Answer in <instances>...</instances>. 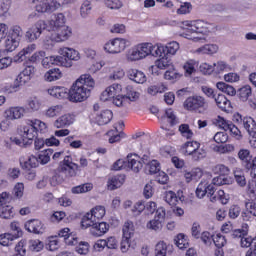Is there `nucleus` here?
Returning <instances> with one entry per match:
<instances>
[{
	"instance_id": "3c124183",
	"label": "nucleus",
	"mask_w": 256,
	"mask_h": 256,
	"mask_svg": "<svg viewBox=\"0 0 256 256\" xmlns=\"http://www.w3.org/2000/svg\"><path fill=\"white\" fill-rule=\"evenodd\" d=\"M6 37L7 39L5 41V49L6 51L11 53L19 47V40L15 38H11L10 36H6Z\"/></svg>"
},
{
	"instance_id": "bb28decb",
	"label": "nucleus",
	"mask_w": 256,
	"mask_h": 256,
	"mask_svg": "<svg viewBox=\"0 0 256 256\" xmlns=\"http://www.w3.org/2000/svg\"><path fill=\"white\" fill-rule=\"evenodd\" d=\"M37 49V45L30 44L26 48L22 49L16 56H14V62L15 63H23L25 61L27 55H31L33 51Z\"/></svg>"
},
{
	"instance_id": "09e8293b",
	"label": "nucleus",
	"mask_w": 256,
	"mask_h": 256,
	"mask_svg": "<svg viewBox=\"0 0 256 256\" xmlns=\"http://www.w3.org/2000/svg\"><path fill=\"white\" fill-rule=\"evenodd\" d=\"M23 36V30L20 28V26H13L10 30H8V33L6 37H10L12 39H17L21 41V37Z\"/></svg>"
},
{
	"instance_id": "37998d69",
	"label": "nucleus",
	"mask_w": 256,
	"mask_h": 256,
	"mask_svg": "<svg viewBox=\"0 0 256 256\" xmlns=\"http://www.w3.org/2000/svg\"><path fill=\"white\" fill-rule=\"evenodd\" d=\"M27 255V241L25 239L20 240L15 246V253L13 256H25Z\"/></svg>"
},
{
	"instance_id": "7c9ffc66",
	"label": "nucleus",
	"mask_w": 256,
	"mask_h": 256,
	"mask_svg": "<svg viewBox=\"0 0 256 256\" xmlns=\"http://www.w3.org/2000/svg\"><path fill=\"white\" fill-rule=\"evenodd\" d=\"M238 158L240 159L243 167L247 169L248 163L253 161V155H251V151L249 149H240L238 152Z\"/></svg>"
},
{
	"instance_id": "39448f33",
	"label": "nucleus",
	"mask_w": 256,
	"mask_h": 256,
	"mask_svg": "<svg viewBox=\"0 0 256 256\" xmlns=\"http://www.w3.org/2000/svg\"><path fill=\"white\" fill-rule=\"evenodd\" d=\"M123 237L120 244V249L122 253H127L129 247H131V238L135 235V225L132 221L128 220L124 223L123 228Z\"/></svg>"
},
{
	"instance_id": "9d476101",
	"label": "nucleus",
	"mask_w": 256,
	"mask_h": 256,
	"mask_svg": "<svg viewBox=\"0 0 256 256\" xmlns=\"http://www.w3.org/2000/svg\"><path fill=\"white\" fill-rule=\"evenodd\" d=\"M205 195H208L212 203L217 201V196H215V186H213V184L202 181L196 188V197H198V199H203Z\"/></svg>"
},
{
	"instance_id": "6e6d98bb",
	"label": "nucleus",
	"mask_w": 256,
	"mask_h": 256,
	"mask_svg": "<svg viewBox=\"0 0 256 256\" xmlns=\"http://www.w3.org/2000/svg\"><path fill=\"white\" fill-rule=\"evenodd\" d=\"M147 169L150 175H157L161 171V163L157 160H152L147 164Z\"/></svg>"
},
{
	"instance_id": "4d7b16f0",
	"label": "nucleus",
	"mask_w": 256,
	"mask_h": 256,
	"mask_svg": "<svg viewBox=\"0 0 256 256\" xmlns=\"http://www.w3.org/2000/svg\"><path fill=\"white\" fill-rule=\"evenodd\" d=\"M189 157L193 160V161H201V159H205V157H207V151H205V149L199 147L198 149H196L193 153H191L189 155Z\"/></svg>"
},
{
	"instance_id": "052dcab7",
	"label": "nucleus",
	"mask_w": 256,
	"mask_h": 256,
	"mask_svg": "<svg viewBox=\"0 0 256 256\" xmlns=\"http://www.w3.org/2000/svg\"><path fill=\"white\" fill-rule=\"evenodd\" d=\"M128 59L130 61H140V59H143V55L141 54V51L139 50L138 46L130 50L128 54Z\"/></svg>"
},
{
	"instance_id": "680f3d73",
	"label": "nucleus",
	"mask_w": 256,
	"mask_h": 256,
	"mask_svg": "<svg viewBox=\"0 0 256 256\" xmlns=\"http://www.w3.org/2000/svg\"><path fill=\"white\" fill-rule=\"evenodd\" d=\"M215 67H217L216 63H213V65L209 63H202L200 65V71L204 75H211L212 73H215Z\"/></svg>"
},
{
	"instance_id": "e433bc0d",
	"label": "nucleus",
	"mask_w": 256,
	"mask_h": 256,
	"mask_svg": "<svg viewBox=\"0 0 256 256\" xmlns=\"http://www.w3.org/2000/svg\"><path fill=\"white\" fill-rule=\"evenodd\" d=\"M44 77L46 81H58L63 77V73L59 68H52L45 73Z\"/></svg>"
},
{
	"instance_id": "603ef678",
	"label": "nucleus",
	"mask_w": 256,
	"mask_h": 256,
	"mask_svg": "<svg viewBox=\"0 0 256 256\" xmlns=\"http://www.w3.org/2000/svg\"><path fill=\"white\" fill-rule=\"evenodd\" d=\"M213 173H215V175L227 177L229 175V173H231V169H229V167L225 166V164H218V165L214 166Z\"/></svg>"
},
{
	"instance_id": "c03bdc74",
	"label": "nucleus",
	"mask_w": 256,
	"mask_h": 256,
	"mask_svg": "<svg viewBox=\"0 0 256 256\" xmlns=\"http://www.w3.org/2000/svg\"><path fill=\"white\" fill-rule=\"evenodd\" d=\"M94 226H95L94 218L91 216L89 212L86 213L81 220L82 229H89V227H91V231H92Z\"/></svg>"
},
{
	"instance_id": "412c9836",
	"label": "nucleus",
	"mask_w": 256,
	"mask_h": 256,
	"mask_svg": "<svg viewBox=\"0 0 256 256\" xmlns=\"http://www.w3.org/2000/svg\"><path fill=\"white\" fill-rule=\"evenodd\" d=\"M214 101L218 107V109H221V111H224V113H229L233 111V106L231 105V100H228L226 95L218 94Z\"/></svg>"
},
{
	"instance_id": "b1692460",
	"label": "nucleus",
	"mask_w": 256,
	"mask_h": 256,
	"mask_svg": "<svg viewBox=\"0 0 256 256\" xmlns=\"http://www.w3.org/2000/svg\"><path fill=\"white\" fill-rule=\"evenodd\" d=\"M164 199L166 201V203H168V205H170V207H177V205H179V203L183 202V196L178 195L177 193H175L174 191H166L165 192V196Z\"/></svg>"
},
{
	"instance_id": "0eeeda50",
	"label": "nucleus",
	"mask_w": 256,
	"mask_h": 256,
	"mask_svg": "<svg viewBox=\"0 0 256 256\" xmlns=\"http://www.w3.org/2000/svg\"><path fill=\"white\" fill-rule=\"evenodd\" d=\"M127 43L129 41L125 38H114L104 45V50L106 53H111L112 55L122 53L127 48Z\"/></svg>"
},
{
	"instance_id": "ea45409f",
	"label": "nucleus",
	"mask_w": 256,
	"mask_h": 256,
	"mask_svg": "<svg viewBox=\"0 0 256 256\" xmlns=\"http://www.w3.org/2000/svg\"><path fill=\"white\" fill-rule=\"evenodd\" d=\"M51 155H53V149L49 148L39 153L37 159H38V165L41 163V165H47L49 161H51Z\"/></svg>"
},
{
	"instance_id": "a18cd8bd",
	"label": "nucleus",
	"mask_w": 256,
	"mask_h": 256,
	"mask_svg": "<svg viewBox=\"0 0 256 256\" xmlns=\"http://www.w3.org/2000/svg\"><path fill=\"white\" fill-rule=\"evenodd\" d=\"M165 91H167V87L163 83L149 86L147 89L148 95H152V96H155L159 93H165Z\"/></svg>"
},
{
	"instance_id": "8fccbe9b",
	"label": "nucleus",
	"mask_w": 256,
	"mask_h": 256,
	"mask_svg": "<svg viewBox=\"0 0 256 256\" xmlns=\"http://www.w3.org/2000/svg\"><path fill=\"white\" fill-rule=\"evenodd\" d=\"M17 239L13 234L11 233H5L0 235V245L3 247H9V245H13V241Z\"/></svg>"
},
{
	"instance_id": "6ab92c4d",
	"label": "nucleus",
	"mask_w": 256,
	"mask_h": 256,
	"mask_svg": "<svg viewBox=\"0 0 256 256\" xmlns=\"http://www.w3.org/2000/svg\"><path fill=\"white\" fill-rule=\"evenodd\" d=\"M127 77L128 79H130V81L138 83L139 85H143V83L147 82V76L145 75V73L135 68H130L127 71Z\"/></svg>"
},
{
	"instance_id": "f03ea898",
	"label": "nucleus",
	"mask_w": 256,
	"mask_h": 256,
	"mask_svg": "<svg viewBox=\"0 0 256 256\" xmlns=\"http://www.w3.org/2000/svg\"><path fill=\"white\" fill-rule=\"evenodd\" d=\"M61 27H65V15H63V13H58L54 15V19L48 21V23L45 22V20L37 21L26 32V37L29 41H37V39L41 37L43 31H55V29Z\"/></svg>"
},
{
	"instance_id": "79ce46f5",
	"label": "nucleus",
	"mask_w": 256,
	"mask_h": 256,
	"mask_svg": "<svg viewBox=\"0 0 256 256\" xmlns=\"http://www.w3.org/2000/svg\"><path fill=\"white\" fill-rule=\"evenodd\" d=\"M63 113V105H55L52 107H49L46 112L45 116L49 119H53V117H58V115H61Z\"/></svg>"
},
{
	"instance_id": "7ed1b4c3",
	"label": "nucleus",
	"mask_w": 256,
	"mask_h": 256,
	"mask_svg": "<svg viewBox=\"0 0 256 256\" xmlns=\"http://www.w3.org/2000/svg\"><path fill=\"white\" fill-rule=\"evenodd\" d=\"M114 171H133V173H139L143 169V164L141 163V156L136 153H129L126 160L118 159L113 164Z\"/></svg>"
},
{
	"instance_id": "1a4fd4ad",
	"label": "nucleus",
	"mask_w": 256,
	"mask_h": 256,
	"mask_svg": "<svg viewBox=\"0 0 256 256\" xmlns=\"http://www.w3.org/2000/svg\"><path fill=\"white\" fill-rule=\"evenodd\" d=\"M216 125L223 129L224 131H229L230 135H232L235 139H243V135H241V130L233 124L231 121L226 120L225 118L218 116L216 119Z\"/></svg>"
},
{
	"instance_id": "c9c22d12",
	"label": "nucleus",
	"mask_w": 256,
	"mask_h": 256,
	"mask_svg": "<svg viewBox=\"0 0 256 256\" xmlns=\"http://www.w3.org/2000/svg\"><path fill=\"white\" fill-rule=\"evenodd\" d=\"M15 217V209L11 205L0 206L1 219H13Z\"/></svg>"
},
{
	"instance_id": "69168bd1",
	"label": "nucleus",
	"mask_w": 256,
	"mask_h": 256,
	"mask_svg": "<svg viewBox=\"0 0 256 256\" xmlns=\"http://www.w3.org/2000/svg\"><path fill=\"white\" fill-rule=\"evenodd\" d=\"M127 101V96L121 94V93H116L114 97H112V103L116 107H123V104Z\"/></svg>"
},
{
	"instance_id": "5701e85b",
	"label": "nucleus",
	"mask_w": 256,
	"mask_h": 256,
	"mask_svg": "<svg viewBox=\"0 0 256 256\" xmlns=\"http://www.w3.org/2000/svg\"><path fill=\"white\" fill-rule=\"evenodd\" d=\"M126 176L124 174H116L111 176L108 180V189L110 191H115V189H119L125 183Z\"/></svg>"
},
{
	"instance_id": "c756f323",
	"label": "nucleus",
	"mask_w": 256,
	"mask_h": 256,
	"mask_svg": "<svg viewBox=\"0 0 256 256\" xmlns=\"http://www.w3.org/2000/svg\"><path fill=\"white\" fill-rule=\"evenodd\" d=\"M109 231V224L107 222H94V226L92 228V234L96 235L97 237H101L102 235H105Z\"/></svg>"
},
{
	"instance_id": "f8f14e48",
	"label": "nucleus",
	"mask_w": 256,
	"mask_h": 256,
	"mask_svg": "<svg viewBox=\"0 0 256 256\" xmlns=\"http://www.w3.org/2000/svg\"><path fill=\"white\" fill-rule=\"evenodd\" d=\"M37 4L36 5V11L38 13H53L61 7V4L57 2L56 0H36Z\"/></svg>"
},
{
	"instance_id": "423d86ee",
	"label": "nucleus",
	"mask_w": 256,
	"mask_h": 256,
	"mask_svg": "<svg viewBox=\"0 0 256 256\" xmlns=\"http://www.w3.org/2000/svg\"><path fill=\"white\" fill-rule=\"evenodd\" d=\"M184 27H187V31L192 33H200L201 35H208L211 33V24L203 20H194V21H184Z\"/></svg>"
},
{
	"instance_id": "13d9d810",
	"label": "nucleus",
	"mask_w": 256,
	"mask_h": 256,
	"mask_svg": "<svg viewBox=\"0 0 256 256\" xmlns=\"http://www.w3.org/2000/svg\"><path fill=\"white\" fill-rule=\"evenodd\" d=\"M197 62H195V60H188L184 66L183 69L185 71V76L189 77L190 75H193V73H195Z\"/></svg>"
},
{
	"instance_id": "a211bd4d",
	"label": "nucleus",
	"mask_w": 256,
	"mask_h": 256,
	"mask_svg": "<svg viewBox=\"0 0 256 256\" xmlns=\"http://www.w3.org/2000/svg\"><path fill=\"white\" fill-rule=\"evenodd\" d=\"M75 123V115L67 113L63 114L62 116L58 117L53 125L56 129H65V127H70Z\"/></svg>"
},
{
	"instance_id": "864d4df0",
	"label": "nucleus",
	"mask_w": 256,
	"mask_h": 256,
	"mask_svg": "<svg viewBox=\"0 0 256 256\" xmlns=\"http://www.w3.org/2000/svg\"><path fill=\"white\" fill-rule=\"evenodd\" d=\"M59 247V238L57 236H51L48 238V242L46 243V249L48 251H57Z\"/></svg>"
},
{
	"instance_id": "2eb2a0df",
	"label": "nucleus",
	"mask_w": 256,
	"mask_h": 256,
	"mask_svg": "<svg viewBox=\"0 0 256 256\" xmlns=\"http://www.w3.org/2000/svg\"><path fill=\"white\" fill-rule=\"evenodd\" d=\"M123 91V86L121 84L114 83L111 86L107 87L100 95V101H112L113 97L117 95V93H121Z\"/></svg>"
},
{
	"instance_id": "bf43d9fd",
	"label": "nucleus",
	"mask_w": 256,
	"mask_h": 256,
	"mask_svg": "<svg viewBox=\"0 0 256 256\" xmlns=\"http://www.w3.org/2000/svg\"><path fill=\"white\" fill-rule=\"evenodd\" d=\"M179 131L182 137H185L186 139H193V130L189 128V124H181L179 126Z\"/></svg>"
},
{
	"instance_id": "2f4dec72",
	"label": "nucleus",
	"mask_w": 256,
	"mask_h": 256,
	"mask_svg": "<svg viewBox=\"0 0 256 256\" xmlns=\"http://www.w3.org/2000/svg\"><path fill=\"white\" fill-rule=\"evenodd\" d=\"M219 51V46L216 44H206L196 50L199 55H215Z\"/></svg>"
},
{
	"instance_id": "e2e57ef3",
	"label": "nucleus",
	"mask_w": 256,
	"mask_h": 256,
	"mask_svg": "<svg viewBox=\"0 0 256 256\" xmlns=\"http://www.w3.org/2000/svg\"><path fill=\"white\" fill-rule=\"evenodd\" d=\"M27 105L31 111H39L41 109V100L37 97H31Z\"/></svg>"
},
{
	"instance_id": "f3484780",
	"label": "nucleus",
	"mask_w": 256,
	"mask_h": 256,
	"mask_svg": "<svg viewBox=\"0 0 256 256\" xmlns=\"http://www.w3.org/2000/svg\"><path fill=\"white\" fill-rule=\"evenodd\" d=\"M25 229L28 230L29 233L41 235L45 233V224L39 219H32L25 223Z\"/></svg>"
},
{
	"instance_id": "20e7f679",
	"label": "nucleus",
	"mask_w": 256,
	"mask_h": 256,
	"mask_svg": "<svg viewBox=\"0 0 256 256\" xmlns=\"http://www.w3.org/2000/svg\"><path fill=\"white\" fill-rule=\"evenodd\" d=\"M207 107H209V104L207 103V100L203 96H190L184 101V109H186V111H193L194 113H203V111H206Z\"/></svg>"
},
{
	"instance_id": "49530a36",
	"label": "nucleus",
	"mask_w": 256,
	"mask_h": 256,
	"mask_svg": "<svg viewBox=\"0 0 256 256\" xmlns=\"http://www.w3.org/2000/svg\"><path fill=\"white\" fill-rule=\"evenodd\" d=\"M152 57H160V59H165V57H167L165 46L152 44Z\"/></svg>"
},
{
	"instance_id": "f257e3e1",
	"label": "nucleus",
	"mask_w": 256,
	"mask_h": 256,
	"mask_svg": "<svg viewBox=\"0 0 256 256\" xmlns=\"http://www.w3.org/2000/svg\"><path fill=\"white\" fill-rule=\"evenodd\" d=\"M95 89V80L90 74H82L71 86L70 90L61 86H53L48 93L55 99H69L72 103H83Z\"/></svg>"
},
{
	"instance_id": "aec40b11",
	"label": "nucleus",
	"mask_w": 256,
	"mask_h": 256,
	"mask_svg": "<svg viewBox=\"0 0 256 256\" xmlns=\"http://www.w3.org/2000/svg\"><path fill=\"white\" fill-rule=\"evenodd\" d=\"M245 235H249V225L246 224V231L245 230H235L233 233L234 237L240 238V245L241 247H251L253 245V238L251 237H245Z\"/></svg>"
},
{
	"instance_id": "338daca9",
	"label": "nucleus",
	"mask_w": 256,
	"mask_h": 256,
	"mask_svg": "<svg viewBox=\"0 0 256 256\" xmlns=\"http://www.w3.org/2000/svg\"><path fill=\"white\" fill-rule=\"evenodd\" d=\"M156 256H167V244L163 241H160L156 244L155 247Z\"/></svg>"
},
{
	"instance_id": "5fc2aeb1",
	"label": "nucleus",
	"mask_w": 256,
	"mask_h": 256,
	"mask_svg": "<svg viewBox=\"0 0 256 256\" xmlns=\"http://www.w3.org/2000/svg\"><path fill=\"white\" fill-rule=\"evenodd\" d=\"M138 49L140 50V53H141L143 59H145V57H148V55H152L153 44L152 43H143V44L138 45Z\"/></svg>"
},
{
	"instance_id": "cd10ccee",
	"label": "nucleus",
	"mask_w": 256,
	"mask_h": 256,
	"mask_svg": "<svg viewBox=\"0 0 256 256\" xmlns=\"http://www.w3.org/2000/svg\"><path fill=\"white\" fill-rule=\"evenodd\" d=\"M201 147V143L198 141H187L181 146V151L186 157H189L194 151H197Z\"/></svg>"
},
{
	"instance_id": "72a5a7b5",
	"label": "nucleus",
	"mask_w": 256,
	"mask_h": 256,
	"mask_svg": "<svg viewBox=\"0 0 256 256\" xmlns=\"http://www.w3.org/2000/svg\"><path fill=\"white\" fill-rule=\"evenodd\" d=\"M242 125L250 136L254 135V133L256 132V123L253 118L249 116L243 117Z\"/></svg>"
},
{
	"instance_id": "9b49d317",
	"label": "nucleus",
	"mask_w": 256,
	"mask_h": 256,
	"mask_svg": "<svg viewBox=\"0 0 256 256\" xmlns=\"http://www.w3.org/2000/svg\"><path fill=\"white\" fill-rule=\"evenodd\" d=\"M58 53L63 57V63H69V66L64 67H73V61H79L81 59V56H79V52L73 48H60Z\"/></svg>"
},
{
	"instance_id": "4468645a",
	"label": "nucleus",
	"mask_w": 256,
	"mask_h": 256,
	"mask_svg": "<svg viewBox=\"0 0 256 256\" xmlns=\"http://www.w3.org/2000/svg\"><path fill=\"white\" fill-rule=\"evenodd\" d=\"M71 35H73L71 28H69L68 26H62L53 30L50 39H52V41H55L56 43H61L63 41H67V39H69Z\"/></svg>"
},
{
	"instance_id": "774afa93",
	"label": "nucleus",
	"mask_w": 256,
	"mask_h": 256,
	"mask_svg": "<svg viewBox=\"0 0 256 256\" xmlns=\"http://www.w3.org/2000/svg\"><path fill=\"white\" fill-rule=\"evenodd\" d=\"M43 247V242H41L40 240L29 241V251H35L36 253H39V251H41Z\"/></svg>"
},
{
	"instance_id": "4c0bfd02",
	"label": "nucleus",
	"mask_w": 256,
	"mask_h": 256,
	"mask_svg": "<svg viewBox=\"0 0 256 256\" xmlns=\"http://www.w3.org/2000/svg\"><path fill=\"white\" fill-rule=\"evenodd\" d=\"M238 98L240 99V101H248L249 97L251 95H253V90L251 89V87L249 85H245L242 86L239 90H238Z\"/></svg>"
},
{
	"instance_id": "58836bf2",
	"label": "nucleus",
	"mask_w": 256,
	"mask_h": 256,
	"mask_svg": "<svg viewBox=\"0 0 256 256\" xmlns=\"http://www.w3.org/2000/svg\"><path fill=\"white\" fill-rule=\"evenodd\" d=\"M92 190H93L92 183H84L82 185L72 187L71 193H73V195H79L81 193H89V191H92Z\"/></svg>"
},
{
	"instance_id": "c85d7f7f",
	"label": "nucleus",
	"mask_w": 256,
	"mask_h": 256,
	"mask_svg": "<svg viewBox=\"0 0 256 256\" xmlns=\"http://www.w3.org/2000/svg\"><path fill=\"white\" fill-rule=\"evenodd\" d=\"M186 183H191V181H199L203 177V170L201 168H193L189 172L184 173Z\"/></svg>"
},
{
	"instance_id": "de8ad7c7",
	"label": "nucleus",
	"mask_w": 256,
	"mask_h": 256,
	"mask_svg": "<svg viewBox=\"0 0 256 256\" xmlns=\"http://www.w3.org/2000/svg\"><path fill=\"white\" fill-rule=\"evenodd\" d=\"M29 123H32L37 135H39V133H47V124L45 122L39 119H34L30 120Z\"/></svg>"
},
{
	"instance_id": "dca6fc26",
	"label": "nucleus",
	"mask_w": 256,
	"mask_h": 256,
	"mask_svg": "<svg viewBox=\"0 0 256 256\" xmlns=\"http://www.w3.org/2000/svg\"><path fill=\"white\" fill-rule=\"evenodd\" d=\"M53 65H57L59 67H69L71 65L69 62H63L62 56H47L42 59V67L45 69H49L53 67Z\"/></svg>"
},
{
	"instance_id": "4be33fe9",
	"label": "nucleus",
	"mask_w": 256,
	"mask_h": 256,
	"mask_svg": "<svg viewBox=\"0 0 256 256\" xmlns=\"http://www.w3.org/2000/svg\"><path fill=\"white\" fill-rule=\"evenodd\" d=\"M20 165L25 171H31L32 169L39 167V159H37L35 155L28 156L27 158L22 156L20 158Z\"/></svg>"
},
{
	"instance_id": "0e129e2a",
	"label": "nucleus",
	"mask_w": 256,
	"mask_h": 256,
	"mask_svg": "<svg viewBox=\"0 0 256 256\" xmlns=\"http://www.w3.org/2000/svg\"><path fill=\"white\" fill-rule=\"evenodd\" d=\"M164 47L166 50V56L167 55H175V53H177V51H179V44L177 41H172Z\"/></svg>"
},
{
	"instance_id": "ddd939ff",
	"label": "nucleus",
	"mask_w": 256,
	"mask_h": 256,
	"mask_svg": "<svg viewBox=\"0 0 256 256\" xmlns=\"http://www.w3.org/2000/svg\"><path fill=\"white\" fill-rule=\"evenodd\" d=\"M18 133L23 142L30 141V143H33V140L37 138L38 135L35 130V126L31 122L27 125L21 126L18 130Z\"/></svg>"
},
{
	"instance_id": "a19ab883",
	"label": "nucleus",
	"mask_w": 256,
	"mask_h": 256,
	"mask_svg": "<svg viewBox=\"0 0 256 256\" xmlns=\"http://www.w3.org/2000/svg\"><path fill=\"white\" fill-rule=\"evenodd\" d=\"M174 241L178 249H187V247H189V239H187V236L183 233L178 234Z\"/></svg>"
},
{
	"instance_id": "393cba45",
	"label": "nucleus",
	"mask_w": 256,
	"mask_h": 256,
	"mask_svg": "<svg viewBox=\"0 0 256 256\" xmlns=\"http://www.w3.org/2000/svg\"><path fill=\"white\" fill-rule=\"evenodd\" d=\"M97 125H108L113 120V111L106 109L96 115Z\"/></svg>"
},
{
	"instance_id": "473e14b6",
	"label": "nucleus",
	"mask_w": 256,
	"mask_h": 256,
	"mask_svg": "<svg viewBox=\"0 0 256 256\" xmlns=\"http://www.w3.org/2000/svg\"><path fill=\"white\" fill-rule=\"evenodd\" d=\"M217 89L219 91H222V93H225L226 95H229L230 97H235L237 95V90H235V87L225 83V82H218L216 84Z\"/></svg>"
},
{
	"instance_id": "f704fd0d",
	"label": "nucleus",
	"mask_w": 256,
	"mask_h": 256,
	"mask_svg": "<svg viewBox=\"0 0 256 256\" xmlns=\"http://www.w3.org/2000/svg\"><path fill=\"white\" fill-rule=\"evenodd\" d=\"M105 206H95L94 208H92L89 212V214L94 218L95 222L97 221H101V219H103V217H105Z\"/></svg>"
},
{
	"instance_id": "a878e982",
	"label": "nucleus",
	"mask_w": 256,
	"mask_h": 256,
	"mask_svg": "<svg viewBox=\"0 0 256 256\" xmlns=\"http://www.w3.org/2000/svg\"><path fill=\"white\" fill-rule=\"evenodd\" d=\"M5 115L7 119H11V121H15V119H21V117L25 115V108L20 106L10 107L5 111Z\"/></svg>"
},
{
	"instance_id": "6e6552de",
	"label": "nucleus",
	"mask_w": 256,
	"mask_h": 256,
	"mask_svg": "<svg viewBox=\"0 0 256 256\" xmlns=\"http://www.w3.org/2000/svg\"><path fill=\"white\" fill-rule=\"evenodd\" d=\"M60 173H64L66 177H75L77 175V171H79V165L73 162V158L71 156H65L63 161L59 164Z\"/></svg>"
}]
</instances>
